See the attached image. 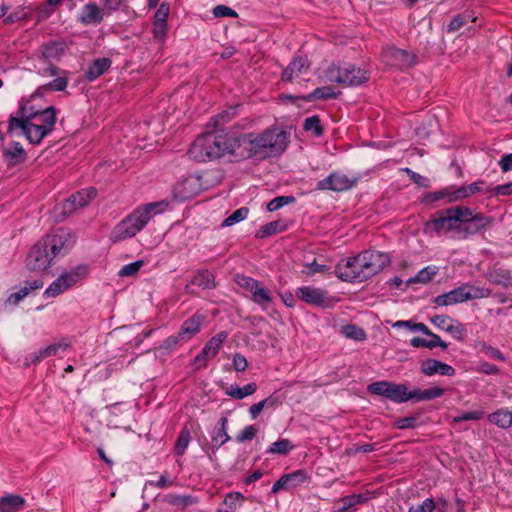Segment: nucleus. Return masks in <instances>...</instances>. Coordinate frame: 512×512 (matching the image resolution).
<instances>
[{"label": "nucleus", "instance_id": "12", "mask_svg": "<svg viewBox=\"0 0 512 512\" xmlns=\"http://www.w3.org/2000/svg\"><path fill=\"white\" fill-rule=\"evenodd\" d=\"M353 184L354 181L348 178L345 174L333 172L317 183V189L341 192L350 189Z\"/></svg>", "mask_w": 512, "mask_h": 512}, {"label": "nucleus", "instance_id": "63", "mask_svg": "<svg viewBox=\"0 0 512 512\" xmlns=\"http://www.w3.org/2000/svg\"><path fill=\"white\" fill-rule=\"evenodd\" d=\"M169 502L173 505L181 506L182 508H185L186 506L193 504L194 500L191 496L171 495V496H169Z\"/></svg>", "mask_w": 512, "mask_h": 512}, {"label": "nucleus", "instance_id": "57", "mask_svg": "<svg viewBox=\"0 0 512 512\" xmlns=\"http://www.w3.org/2000/svg\"><path fill=\"white\" fill-rule=\"evenodd\" d=\"M258 430L253 426H246L237 436L236 440L238 442L251 441L256 436Z\"/></svg>", "mask_w": 512, "mask_h": 512}, {"label": "nucleus", "instance_id": "43", "mask_svg": "<svg viewBox=\"0 0 512 512\" xmlns=\"http://www.w3.org/2000/svg\"><path fill=\"white\" fill-rule=\"evenodd\" d=\"M62 74L63 75H60L53 81L41 86L40 90L64 91L68 85V77L66 76V72H62Z\"/></svg>", "mask_w": 512, "mask_h": 512}, {"label": "nucleus", "instance_id": "27", "mask_svg": "<svg viewBox=\"0 0 512 512\" xmlns=\"http://www.w3.org/2000/svg\"><path fill=\"white\" fill-rule=\"evenodd\" d=\"M444 394V389L440 387H431L425 390L415 389L412 391V400L425 401L441 397Z\"/></svg>", "mask_w": 512, "mask_h": 512}, {"label": "nucleus", "instance_id": "39", "mask_svg": "<svg viewBox=\"0 0 512 512\" xmlns=\"http://www.w3.org/2000/svg\"><path fill=\"white\" fill-rule=\"evenodd\" d=\"M191 440L190 430L185 426L181 429L175 444V453L183 455Z\"/></svg>", "mask_w": 512, "mask_h": 512}, {"label": "nucleus", "instance_id": "58", "mask_svg": "<svg viewBox=\"0 0 512 512\" xmlns=\"http://www.w3.org/2000/svg\"><path fill=\"white\" fill-rule=\"evenodd\" d=\"M431 321L439 329L447 331V328L454 322V319L447 315H435L431 318Z\"/></svg>", "mask_w": 512, "mask_h": 512}, {"label": "nucleus", "instance_id": "46", "mask_svg": "<svg viewBox=\"0 0 512 512\" xmlns=\"http://www.w3.org/2000/svg\"><path fill=\"white\" fill-rule=\"evenodd\" d=\"M244 500V497L239 492L229 493L224 499V505L227 507L225 512H231L235 510L241 502Z\"/></svg>", "mask_w": 512, "mask_h": 512}, {"label": "nucleus", "instance_id": "23", "mask_svg": "<svg viewBox=\"0 0 512 512\" xmlns=\"http://www.w3.org/2000/svg\"><path fill=\"white\" fill-rule=\"evenodd\" d=\"M111 60L109 58H98L92 62L85 72V76L89 81L96 80L111 66Z\"/></svg>", "mask_w": 512, "mask_h": 512}, {"label": "nucleus", "instance_id": "61", "mask_svg": "<svg viewBox=\"0 0 512 512\" xmlns=\"http://www.w3.org/2000/svg\"><path fill=\"white\" fill-rule=\"evenodd\" d=\"M170 6L168 3H161L154 15V21L167 23Z\"/></svg>", "mask_w": 512, "mask_h": 512}, {"label": "nucleus", "instance_id": "14", "mask_svg": "<svg viewBox=\"0 0 512 512\" xmlns=\"http://www.w3.org/2000/svg\"><path fill=\"white\" fill-rule=\"evenodd\" d=\"M421 373L426 376L440 374L444 376H454L456 371L451 366L444 362L435 359H426L421 363Z\"/></svg>", "mask_w": 512, "mask_h": 512}, {"label": "nucleus", "instance_id": "53", "mask_svg": "<svg viewBox=\"0 0 512 512\" xmlns=\"http://www.w3.org/2000/svg\"><path fill=\"white\" fill-rule=\"evenodd\" d=\"M437 509L433 499L427 498L421 504L409 508V512H435Z\"/></svg>", "mask_w": 512, "mask_h": 512}, {"label": "nucleus", "instance_id": "32", "mask_svg": "<svg viewBox=\"0 0 512 512\" xmlns=\"http://www.w3.org/2000/svg\"><path fill=\"white\" fill-rule=\"evenodd\" d=\"M285 228L286 225L282 221H272L266 225L261 226L256 236L259 238H265L278 232H282L285 230Z\"/></svg>", "mask_w": 512, "mask_h": 512}, {"label": "nucleus", "instance_id": "16", "mask_svg": "<svg viewBox=\"0 0 512 512\" xmlns=\"http://www.w3.org/2000/svg\"><path fill=\"white\" fill-rule=\"evenodd\" d=\"M465 291L464 286L461 285L447 293L438 295L434 298V303L438 306H448L457 303L465 302Z\"/></svg>", "mask_w": 512, "mask_h": 512}, {"label": "nucleus", "instance_id": "18", "mask_svg": "<svg viewBox=\"0 0 512 512\" xmlns=\"http://www.w3.org/2000/svg\"><path fill=\"white\" fill-rule=\"evenodd\" d=\"M197 179L194 177H187L179 181L174 187V195L180 200H185L196 194L195 186Z\"/></svg>", "mask_w": 512, "mask_h": 512}, {"label": "nucleus", "instance_id": "35", "mask_svg": "<svg viewBox=\"0 0 512 512\" xmlns=\"http://www.w3.org/2000/svg\"><path fill=\"white\" fill-rule=\"evenodd\" d=\"M324 78L329 82H336L342 84V82H350L349 80L343 79L342 65H330L324 71Z\"/></svg>", "mask_w": 512, "mask_h": 512}, {"label": "nucleus", "instance_id": "54", "mask_svg": "<svg viewBox=\"0 0 512 512\" xmlns=\"http://www.w3.org/2000/svg\"><path fill=\"white\" fill-rule=\"evenodd\" d=\"M329 268L325 265L318 264L315 260L312 263H307L304 265V269L302 273L306 276H312L316 273H323L327 271Z\"/></svg>", "mask_w": 512, "mask_h": 512}, {"label": "nucleus", "instance_id": "49", "mask_svg": "<svg viewBox=\"0 0 512 512\" xmlns=\"http://www.w3.org/2000/svg\"><path fill=\"white\" fill-rule=\"evenodd\" d=\"M236 282L240 287L250 291L252 294L260 284L259 281L244 275H238Z\"/></svg>", "mask_w": 512, "mask_h": 512}, {"label": "nucleus", "instance_id": "17", "mask_svg": "<svg viewBox=\"0 0 512 512\" xmlns=\"http://www.w3.org/2000/svg\"><path fill=\"white\" fill-rule=\"evenodd\" d=\"M308 68L309 65L307 59L303 57H297L282 72L281 78L283 81H292L295 77H298L302 73L306 72Z\"/></svg>", "mask_w": 512, "mask_h": 512}, {"label": "nucleus", "instance_id": "5", "mask_svg": "<svg viewBox=\"0 0 512 512\" xmlns=\"http://www.w3.org/2000/svg\"><path fill=\"white\" fill-rule=\"evenodd\" d=\"M161 205V202H154L135 209L115 226L111 233V239L118 242L135 236L154 215L160 212L157 208Z\"/></svg>", "mask_w": 512, "mask_h": 512}, {"label": "nucleus", "instance_id": "13", "mask_svg": "<svg viewBox=\"0 0 512 512\" xmlns=\"http://www.w3.org/2000/svg\"><path fill=\"white\" fill-rule=\"evenodd\" d=\"M104 9L99 7L95 2L85 4L78 16L79 22L83 25H98L104 19Z\"/></svg>", "mask_w": 512, "mask_h": 512}, {"label": "nucleus", "instance_id": "24", "mask_svg": "<svg viewBox=\"0 0 512 512\" xmlns=\"http://www.w3.org/2000/svg\"><path fill=\"white\" fill-rule=\"evenodd\" d=\"M191 286H198L202 289H212L215 288L214 276L207 270L199 271L191 280L189 284L186 285V290H190Z\"/></svg>", "mask_w": 512, "mask_h": 512}, {"label": "nucleus", "instance_id": "34", "mask_svg": "<svg viewBox=\"0 0 512 512\" xmlns=\"http://www.w3.org/2000/svg\"><path fill=\"white\" fill-rule=\"evenodd\" d=\"M341 331L346 338L356 341H363L367 337L365 330L354 324L343 326Z\"/></svg>", "mask_w": 512, "mask_h": 512}, {"label": "nucleus", "instance_id": "20", "mask_svg": "<svg viewBox=\"0 0 512 512\" xmlns=\"http://www.w3.org/2000/svg\"><path fill=\"white\" fill-rule=\"evenodd\" d=\"M43 281L41 279H34L26 281L25 285L17 292L12 293L7 302L13 305H17L24 297H26L31 291L40 289L43 287Z\"/></svg>", "mask_w": 512, "mask_h": 512}, {"label": "nucleus", "instance_id": "26", "mask_svg": "<svg viewBox=\"0 0 512 512\" xmlns=\"http://www.w3.org/2000/svg\"><path fill=\"white\" fill-rule=\"evenodd\" d=\"M227 337L228 334L225 331L219 332L212 337L203 348V355L208 356L210 359L214 358Z\"/></svg>", "mask_w": 512, "mask_h": 512}, {"label": "nucleus", "instance_id": "22", "mask_svg": "<svg viewBox=\"0 0 512 512\" xmlns=\"http://www.w3.org/2000/svg\"><path fill=\"white\" fill-rule=\"evenodd\" d=\"M25 499L20 495H7L0 498V512H19L24 508Z\"/></svg>", "mask_w": 512, "mask_h": 512}, {"label": "nucleus", "instance_id": "44", "mask_svg": "<svg viewBox=\"0 0 512 512\" xmlns=\"http://www.w3.org/2000/svg\"><path fill=\"white\" fill-rule=\"evenodd\" d=\"M69 346H70V343L65 340H62L57 343H53V344L47 346L46 348L41 349V356L44 357V359L54 356V355L58 354L59 351L67 350Z\"/></svg>", "mask_w": 512, "mask_h": 512}, {"label": "nucleus", "instance_id": "37", "mask_svg": "<svg viewBox=\"0 0 512 512\" xmlns=\"http://www.w3.org/2000/svg\"><path fill=\"white\" fill-rule=\"evenodd\" d=\"M252 300L262 307H267L271 303L272 297L269 291L260 283L252 294Z\"/></svg>", "mask_w": 512, "mask_h": 512}, {"label": "nucleus", "instance_id": "2", "mask_svg": "<svg viewBox=\"0 0 512 512\" xmlns=\"http://www.w3.org/2000/svg\"><path fill=\"white\" fill-rule=\"evenodd\" d=\"M390 264L387 253L368 250L357 256L340 261L335 267L336 275L343 281H364L382 271Z\"/></svg>", "mask_w": 512, "mask_h": 512}, {"label": "nucleus", "instance_id": "62", "mask_svg": "<svg viewBox=\"0 0 512 512\" xmlns=\"http://www.w3.org/2000/svg\"><path fill=\"white\" fill-rule=\"evenodd\" d=\"M466 18L464 15H461V14H458L456 15L449 23L448 27H447V31L449 33H452V32H456L458 31L459 29H461L465 23H466Z\"/></svg>", "mask_w": 512, "mask_h": 512}, {"label": "nucleus", "instance_id": "29", "mask_svg": "<svg viewBox=\"0 0 512 512\" xmlns=\"http://www.w3.org/2000/svg\"><path fill=\"white\" fill-rule=\"evenodd\" d=\"M257 390V385L255 383H249L244 387L231 386L226 394L234 399H243L249 395H252Z\"/></svg>", "mask_w": 512, "mask_h": 512}, {"label": "nucleus", "instance_id": "8", "mask_svg": "<svg viewBox=\"0 0 512 512\" xmlns=\"http://www.w3.org/2000/svg\"><path fill=\"white\" fill-rule=\"evenodd\" d=\"M467 214L466 216L460 217L461 221L459 224L458 237L461 239H466L487 230L494 221L492 217L477 213L469 207H467Z\"/></svg>", "mask_w": 512, "mask_h": 512}, {"label": "nucleus", "instance_id": "52", "mask_svg": "<svg viewBox=\"0 0 512 512\" xmlns=\"http://www.w3.org/2000/svg\"><path fill=\"white\" fill-rule=\"evenodd\" d=\"M447 332L451 333L452 336L458 341H463L465 338L466 329L462 323L454 320V322H452L447 328Z\"/></svg>", "mask_w": 512, "mask_h": 512}, {"label": "nucleus", "instance_id": "9", "mask_svg": "<svg viewBox=\"0 0 512 512\" xmlns=\"http://www.w3.org/2000/svg\"><path fill=\"white\" fill-rule=\"evenodd\" d=\"M296 297L307 304L322 308L332 307L335 303L334 298L329 296L327 291L312 286L298 288Z\"/></svg>", "mask_w": 512, "mask_h": 512}, {"label": "nucleus", "instance_id": "42", "mask_svg": "<svg viewBox=\"0 0 512 512\" xmlns=\"http://www.w3.org/2000/svg\"><path fill=\"white\" fill-rule=\"evenodd\" d=\"M438 268L436 266H427L420 270L414 278L409 282L427 283L437 274Z\"/></svg>", "mask_w": 512, "mask_h": 512}, {"label": "nucleus", "instance_id": "36", "mask_svg": "<svg viewBox=\"0 0 512 512\" xmlns=\"http://www.w3.org/2000/svg\"><path fill=\"white\" fill-rule=\"evenodd\" d=\"M303 129L307 132H312V134L316 137H319L323 134L321 120L317 115L306 118L303 123Z\"/></svg>", "mask_w": 512, "mask_h": 512}, {"label": "nucleus", "instance_id": "15", "mask_svg": "<svg viewBox=\"0 0 512 512\" xmlns=\"http://www.w3.org/2000/svg\"><path fill=\"white\" fill-rule=\"evenodd\" d=\"M342 74L343 79L349 80L351 82H342V85L352 86V85H360L366 81H368L369 77L365 70H362L358 67H355L351 64H343L342 65Z\"/></svg>", "mask_w": 512, "mask_h": 512}, {"label": "nucleus", "instance_id": "25", "mask_svg": "<svg viewBox=\"0 0 512 512\" xmlns=\"http://www.w3.org/2000/svg\"><path fill=\"white\" fill-rule=\"evenodd\" d=\"M488 420L502 429H507L512 426V411L506 408L498 409L488 415Z\"/></svg>", "mask_w": 512, "mask_h": 512}, {"label": "nucleus", "instance_id": "28", "mask_svg": "<svg viewBox=\"0 0 512 512\" xmlns=\"http://www.w3.org/2000/svg\"><path fill=\"white\" fill-rule=\"evenodd\" d=\"M465 291L466 301L473 299L487 298L491 295L492 291L489 288L473 286L470 284H463Z\"/></svg>", "mask_w": 512, "mask_h": 512}, {"label": "nucleus", "instance_id": "64", "mask_svg": "<svg viewBox=\"0 0 512 512\" xmlns=\"http://www.w3.org/2000/svg\"><path fill=\"white\" fill-rule=\"evenodd\" d=\"M77 209H79V207L77 206V201L73 194L62 203V213L64 215H70Z\"/></svg>", "mask_w": 512, "mask_h": 512}, {"label": "nucleus", "instance_id": "56", "mask_svg": "<svg viewBox=\"0 0 512 512\" xmlns=\"http://www.w3.org/2000/svg\"><path fill=\"white\" fill-rule=\"evenodd\" d=\"M483 416L484 412L482 411H469L454 417L453 422L458 423L461 421H476L482 419Z\"/></svg>", "mask_w": 512, "mask_h": 512}, {"label": "nucleus", "instance_id": "3", "mask_svg": "<svg viewBox=\"0 0 512 512\" xmlns=\"http://www.w3.org/2000/svg\"><path fill=\"white\" fill-rule=\"evenodd\" d=\"M240 148L239 136L208 131L191 144L189 156L197 162H207L234 155Z\"/></svg>", "mask_w": 512, "mask_h": 512}, {"label": "nucleus", "instance_id": "59", "mask_svg": "<svg viewBox=\"0 0 512 512\" xmlns=\"http://www.w3.org/2000/svg\"><path fill=\"white\" fill-rule=\"evenodd\" d=\"M213 15L216 18H222V17H237L238 14L235 10L231 9L228 6L225 5H217L213 9Z\"/></svg>", "mask_w": 512, "mask_h": 512}, {"label": "nucleus", "instance_id": "19", "mask_svg": "<svg viewBox=\"0 0 512 512\" xmlns=\"http://www.w3.org/2000/svg\"><path fill=\"white\" fill-rule=\"evenodd\" d=\"M202 323V316L193 315L189 319H187L181 326L178 335L181 340H188L196 335L200 331V326Z\"/></svg>", "mask_w": 512, "mask_h": 512}, {"label": "nucleus", "instance_id": "30", "mask_svg": "<svg viewBox=\"0 0 512 512\" xmlns=\"http://www.w3.org/2000/svg\"><path fill=\"white\" fill-rule=\"evenodd\" d=\"M4 158L11 164H17L25 159V150L20 143L15 142L13 149L3 150Z\"/></svg>", "mask_w": 512, "mask_h": 512}, {"label": "nucleus", "instance_id": "31", "mask_svg": "<svg viewBox=\"0 0 512 512\" xmlns=\"http://www.w3.org/2000/svg\"><path fill=\"white\" fill-rule=\"evenodd\" d=\"M337 93L330 86H324L320 88H316L314 91L304 96L303 99L305 101H314L318 99H331L336 98Z\"/></svg>", "mask_w": 512, "mask_h": 512}, {"label": "nucleus", "instance_id": "47", "mask_svg": "<svg viewBox=\"0 0 512 512\" xmlns=\"http://www.w3.org/2000/svg\"><path fill=\"white\" fill-rule=\"evenodd\" d=\"M390 382L377 381L368 385L367 390L370 394L387 397Z\"/></svg>", "mask_w": 512, "mask_h": 512}, {"label": "nucleus", "instance_id": "48", "mask_svg": "<svg viewBox=\"0 0 512 512\" xmlns=\"http://www.w3.org/2000/svg\"><path fill=\"white\" fill-rule=\"evenodd\" d=\"M477 347L480 348L481 352H483L484 354H486L487 356H489L491 358H494V359H497L500 361L505 360V357L500 350L492 347L491 345L486 344L485 342H478Z\"/></svg>", "mask_w": 512, "mask_h": 512}, {"label": "nucleus", "instance_id": "45", "mask_svg": "<svg viewBox=\"0 0 512 512\" xmlns=\"http://www.w3.org/2000/svg\"><path fill=\"white\" fill-rule=\"evenodd\" d=\"M67 290L64 284L63 278H57L50 286L45 290L44 296L47 298L56 297L63 291Z\"/></svg>", "mask_w": 512, "mask_h": 512}, {"label": "nucleus", "instance_id": "21", "mask_svg": "<svg viewBox=\"0 0 512 512\" xmlns=\"http://www.w3.org/2000/svg\"><path fill=\"white\" fill-rule=\"evenodd\" d=\"M386 398L396 403H403L412 400V391H408L407 386L404 384L390 382Z\"/></svg>", "mask_w": 512, "mask_h": 512}, {"label": "nucleus", "instance_id": "40", "mask_svg": "<svg viewBox=\"0 0 512 512\" xmlns=\"http://www.w3.org/2000/svg\"><path fill=\"white\" fill-rule=\"evenodd\" d=\"M293 448L289 439H280L274 443H272L268 449V453L270 454H288Z\"/></svg>", "mask_w": 512, "mask_h": 512}, {"label": "nucleus", "instance_id": "50", "mask_svg": "<svg viewBox=\"0 0 512 512\" xmlns=\"http://www.w3.org/2000/svg\"><path fill=\"white\" fill-rule=\"evenodd\" d=\"M294 200L295 199L293 196H279V197L272 199L267 204V209H268V211L273 212V211L280 209L281 207H283L286 204L294 202Z\"/></svg>", "mask_w": 512, "mask_h": 512}, {"label": "nucleus", "instance_id": "38", "mask_svg": "<svg viewBox=\"0 0 512 512\" xmlns=\"http://www.w3.org/2000/svg\"><path fill=\"white\" fill-rule=\"evenodd\" d=\"M97 195V190L94 187L83 189L73 196L76 198L77 206L80 208L85 207Z\"/></svg>", "mask_w": 512, "mask_h": 512}, {"label": "nucleus", "instance_id": "51", "mask_svg": "<svg viewBox=\"0 0 512 512\" xmlns=\"http://www.w3.org/2000/svg\"><path fill=\"white\" fill-rule=\"evenodd\" d=\"M144 265V261L139 260L133 263H129L127 265H124L120 271L119 276L121 277H128V276H134Z\"/></svg>", "mask_w": 512, "mask_h": 512}, {"label": "nucleus", "instance_id": "10", "mask_svg": "<svg viewBox=\"0 0 512 512\" xmlns=\"http://www.w3.org/2000/svg\"><path fill=\"white\" fill-rule=\"evenodd\" d=\"M21 107H25L27 109V115H29L30 121H33L35 124L43 127L44 129H54L57 120L54 107H47L41 111L35 110L34 107L28 105H22Z\"/></svg>", "mask_w": 512, "mask_h": 512}, {"label": "nucleus", "instance_id": "33", "mask_svg": "<svg viewBox=\"0 0 512 512\" xmlns=\"http://www.w3.org/2000/svg\"><path fill=\"white\" fill-rule=\"evenodd\" d=\"M86 268L83 266H78L70 272L62 274L59 278L64 279V284L66 289L73 286L76 282H78L85 274Z\"/></svg>", "mask_w": 512, "mask_h": 512}, {"label": "nucleus", "instance_id": "1", "mask_svg": "<svg viewBox=\"0 0 512 512\" xmlns=\"http://www.w3.org/2000/svg\"><path fill=\"white\" fill-rule=\"evenodd\" d=\"M74 242L72 232L66 228H60L55 233L46 235L28 253L27 269L34 272L46 271L52 265L54 258L67 252Z\"/></svg>", "mask_w": 512, "mask_h": 512}, {"label": "nucleus", "instance_id": "11", "mask_svg": "<svg viewBox=\"0 0 512 512\" xmlns=\"http://www.w3.org/2000/svg\"><path fill=\"white\" fill-rule=\"evenodd\" d=\"M385 57L391 65L400 69L413 67L417 62V56L407 50L390 47L385 51Z\"/></svg>", "mask_w": 512, "mask_h": 512}, {"label": "nucleus", "instance_id": "60", "mask_svg": "<svg viewBox=\"0 0 512 512\" xmlns=\"http://www.w3.org/2000/svg\"><path fill=\"white\" fill-rule=\"evenodd\" d=\"M35 12L36 19L39 22L49 18L53 14L54 9L51 8L47 3H42L36 8Z\"/></svg>", "mask_w": 512, "mask_h": 512}, {"label": "nucleus", "instance_id": "6", "mask_svg": "<svg viewBox=\"0 0 512 512\" xmlns=\"http://www.w3.org/2000/svg\"><path fill=\"white\" fill-rule=\"evenodd\" d=\"M466 206H453L438 211L431 216V219L425 223V232H435L436 234L454 231L459 234V224L462 216H466Z\"/></svg>", "mask_w": 512, "mask_h": 512}, {"label": "nucleus", "instance_id": "41", "mask_svg": "<svg viewBox=\"0 0 512 512\" xmlns=\"http://www.w3.org/2000/svg\"><path fill=\"white\" fill-rule=\"evenodd\" d=\"M249 209L241 207L228 216L221 224L222 227H229L247 218Z\"/></svg>", "mask_w": 512, "mask_h": 512}, {"label": "nucleus", "instance_id": "55", "mask_svg": "<svg viewBox=\"0 0 512 512\" xmlns=\"http://www.w3.org/2000/svg\"><path fill=\"white\" fill-rule=\"evenodd\" d=\"M28 17V12L26 11V8L24 7H18L16 8L12 13H10L6 18H5V23L6 24H12L14 22H17L21 19H25Z\"/></svg>", "mask_w": 512, "mask_h": 512}, {"label": "nucleus", "instance_id": "7", "mask_svg": "<svg viewBox=\"0 0 512 512\" xmlns=\"http://www.w3.org/2000/svg\"><path fill=\"white\" fill-rule=\"evenodd\" d=\"M15 129H20L22 134L32 144H39L44 137L52 132V130L44 129L30 121L25 107H19L16 114L10 116L8 130L11 132Z\"/></svg>", "mask_w": 512, "mask_h": 512}, {"label": "nucleus", "instance_id": "4", "mask_svg": "<svg viewBox=\"0 0 512 512\" xmlns=\"http://www.w3.org/2000/svg\"><path fill=\"white\" fill-rule=\"evenodd\" d=\"M289 142V135L280 128L267 129L261 134L239 136L240 147L248 151L249 157L264 159L282 153Z\"/></svg>", "mask_w": 512, "mask_h": 512}]
</instances>
